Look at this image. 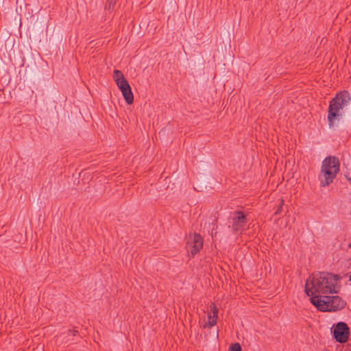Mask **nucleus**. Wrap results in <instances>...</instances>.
Wrapping results in <instances>:
<instances>
[{"label": "nucleus", "instance_id": "f257e3e1", "mask_svg": "<svg viewBox=\"0 0 351 351\" xmlns=\"http://www.w3.org/2000/svg\"><path fill=\"white\" fill-rule=\"evenodd\" d=\"M341 278L339 275L329 273L317 274L314 275L311 280H306L305 292L308 295L337 293V283Z\"/></svg>", "mask_w": 351, "mask_h": 351}, {"label": "nucleus", "instance_id": "f03ea898", "mask_svg": "<svg viewBox=\"0 0 351 351\" xmlns=\"http://www.w3.org/2000/svg\"><path fill=\"white\" fill-rule=\"evenodd\" d=\"M350 98L348 93H341L330 101L328 108V121L330 128L334 127L342 117V110Z\"/></svg>", "mask_w": 351, "mask_h": 351}, {"label": "nucleus", "instance_id": "7ed1b4c3", "mask_svg": "<svg viewBox=\"0 0 351 351\" xmlns=\"http://www.w3.org/2000/svg\"><path fill=\"white\" fill-rule=\"evenodd\" d=\"M339 171V163L338 160L332 156L326 158L322 165L321 186H326L332 182Z\"/></svg>", "mask_w": 351, "mask_h": 351}, {"label": "nucleus", "instance_id": "20e7f679", "mask_svg": "<svg viewBox=\"0 0 351 351\" xmlns=\"http://www.w3.org/2000/svg\"><path fill=\"white\" fill-rule=\"evenodd\" d=\"M113 78L117 86L121 91L122 95L128 104H132V90L131 87L124 77L123 74L119 70H114L113 73Z\"/></svg>", "mask_w": 351, "mask_h": 351}, {"label": "nucleus", "instance_id": "39448f33", "mask_svg": "<svg viewBox=\"0 0 351 351\" xmlns=\"http://www.w3.org/2000/svg\"><path fill=\"white\" fill-rule=\"evenodd\" d=\"M333 336L337 341L339 343H345L349 337V328L344 322H339L333 327Z\"/></svg>", "mask_w": 351, "mask_h": 351}, {"label": "nucleus", "instance_id": "423d86ee", "mask_svg": "<svg viewBox=\"0 0 351 351\" xmlns=\"http://www.w3.org/2000/svg\"><path fill=\"white\" fill-rule=\"evenodd\" d=\"M247 223L246 216L242 212H236L232 217V228L235 232L242 230Z\"/></svg>", "mask_w": 351, "mask_h": 351}, {"label": "nucleus", "instance_id": "0eeeda50", "mask_svg": "<svg viewBox=\"0 0 351 351\" xmlns=\"http://www.w3.org/2000/svg\"><path fill=\"white\" fill-rule=\"evenodd\" d=\"M203 246V240L199 234H194L191 241H188V252L192 255L197 254Z\"/></svg>", "mask_w": 351, "mask_h": 351}, {"label": "nucleus", "instance_id": "6e6552de", "mask_svg": "<svg viewBox=\"0 0 351 351\" xmlns=\"http://www.w3.org/2000/svg\"><path fill=\"white\" fill-rule=\"evenodd\" d=\"M311 302L320 311H329L328 302H327L326 297L323 298H320L318 294H314L311 295Z\"/></svg>", "mask_w": 351, "mask_h": 351}, {"label": "nucleus", "instance_id": "1a4fd4ad", "mask_svg": "<svg viewBox=\"0 0 351 351\" xmlns=\"http://www.w3.org/2000/svg\"><path fill=\"white\" fill-rule=\"evenodd\" d=\"M327 302H328L329 311H336L343 308L345 302L339 296H328L326 297Z\"/></svg>", "mask_w": 351, "mask_h": 351}, {"label": "nucleus", "instance_id": "9d476101", "mask_svg": "<svg viewBox=\"0 0 351 351\" xmlns=\"http://www.w3.org/2000/svg\"><path fill=\"white\" fill-rule=\"evenodd\" d=\"M212 313H210L208 315V322L204 325V328H211L217 324L218 318V309L215 304H212L211 306Z\"/></svg>", "mask_w": 351, "mask_h": 351}, {"label": "nucleus", "instance_id": "9b49d317", "mask_svg": "<svg viewBox=\"0 0 351 351\" xmlns=\"http://www.w3.org/2000/svg\"><path fill=\"white\" fill-rule=\"evenodd\" d=\"M117 0H107L105 8L108 10H113L114 9Z\"/></svg>", "mask_w": 351, "mask_h": 351}, {"label": "nucleus", "instance_id": "f8f14e48", "mask_svg": "<svg viewBox=\"0 0 351 351\" xmlns=\"http://www.w3.org/2000/svg\"><path fill=\"white\" fill-rule=\"evenodd\" d=\"M229 351H241V347L239 343H235L230 346Z\"/></svg>", "mask_w": 351, "mask_h": 351}, {"label": "nucleus", "instance_id": "ddd939ff", "mask_svg": "<svg viewBox=\"0 0 351 351\" xmlns=\"http://www.w3.org/2000/svg\"><path fill=\"white\" fill-rule=\"evenodd\" d=\"M283 203H284V201L282 199L280 201V206L278 207V208L276 210V211L275 212V214L276 215H279L280 213H281V210H282V205H283Z\"/></svg>", "mask_w": 351, "mask_h": 351}, {"label": "nucleus", "instance_id": "4468645a", "mask_svg": "<svg viewBox=\"0 0 351 351\" xmlns=\"http://www.w3.org/2000/svg\"><path fill=\"white\" fill-rule=\"evenodd\" d=\"M348 247L351 248V242L349 243Z\"/></svg>", "mask_w": 351, "mask_h": 351}, {"label": "nucleus", "instance_id": "2eb2a0df", "mask_svg": "<svg viewBox=\"0 0 351 351\" xmlns=\"http://www.w3.org/2000/svg\"><path fill=\"white\" fill-rule=\"evenodd\" d=\"M350 180V182H351V179Z\"/></svg>", "mask_w": 351, "mask_h": 351}]
</instances>
